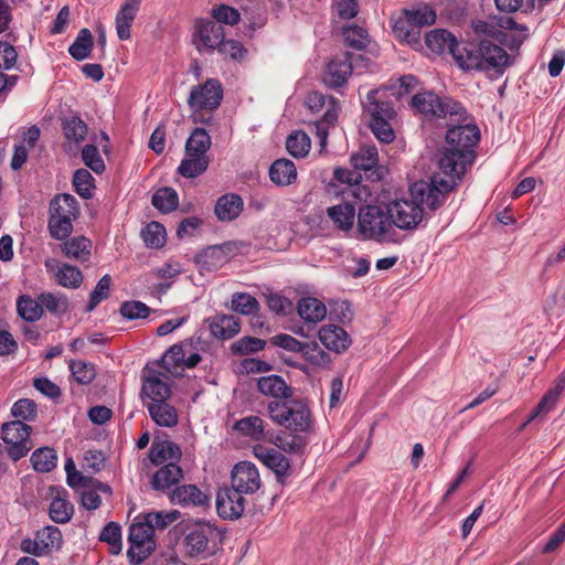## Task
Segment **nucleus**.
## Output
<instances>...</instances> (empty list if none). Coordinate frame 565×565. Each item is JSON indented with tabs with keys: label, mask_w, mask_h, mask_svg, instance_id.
Masks as SVG:
<instances>
[{
	"label": "nucleus",
	"mask_w": 565,
	"mask_h": 565,
	"mask_svg": "<svg viewBox=\"0 0 565 565\" xmlns=\"http://www.w3.org/2000/svg\"><path fill=\"white\" fill-rule=\"evenodd\" d=\"M477 143H448L436 153L437 170L429 180H419L409 185L411 194L428 202V209L438 210L461 182L467 168L475 161L473 146Z\"/></svg>",
	"instance_id": "nucleus-1"
},
{
	"label": "nucleus",
	"mask_w": 565,
	"mask_h": 565,
	"mask_svg": "<svg viewBox=\"0 0 565 565\" xmlns=\"http://www.w3.org/2000/svg\"><path fill=\"white\" fill-rule=\"evenodd\" d=\"M473 42L460 45L456 38L444 29L427 33L426 46L434 54L446 50L452 55L460 68L491 71L494 68V25L487 21H472Z\"/></svg>",
	"instance_id": "nucleus-2"
},
{
	"label": "nucleus",
	"mask_w": 565,
	"mask_h": 565,
	"mask_svg": "<svg viewBox=\"0 0 565 565\" xmlns=\"http://www.w3.org/2000/svg\"><path fill=\"white\" fill-rule=\"evenodd\" d=\"M270 419L292 433H309L312 415L308 405L300 399L271 401L267 405Z\"/></svg>",
	"instance_id": "nucleus-3"
},
{
	"label": "nucleus",
	"mask_w": 565,
	"mask_h": 565,
	"mask_svg": "<svg viewBox=\"0 0 565 565\" xmlns=\"http://www.w3.org/2000/svg\"><path fill=\"white\" fill-rule=\"evenodd\" d=\"M391 221L387 207L384 210L379 205H363L358 212V231L365 239L392 241L394 230Z\"/></svg>",
	"instance_id": "nucleus-4"
},
{
	"label": "nucleus",
	"mask_w": 565,
	"mask_h": 565,
	"mask_svg": "<svg viewBox=\"0 0 565 565\" xmlns=\"http://www.w3.org/2000/svg\"><path fill=\"white\" fill-rule=\"evenodd\" d=\"M412 106L425 118H443L458 116L465 117L466 109L456 100L439 97L431 92L419 93L413 96Z\"/></svg>",
	"instance_id": "nucleus-5"
},
{
	"label": "nucleus",
	"mask_w": 565,
	"mask_h": 565,
	"mask_svg": "<svg viewBox=\"0 0 565 565\" xmlns=\"http://www.w3.org/2000/svg\"><path fill=\"white\" fill-rule=\"evenodd\" d=\"M183 546L188 556L210 555L214 552L217 530L209 522L186 524L183 529Z\"/></svg>",
	"instance_id": "nucleus-6"
},
{
	"label": "nucleus",
	"mask_w": 565,
	"mask_h": 565,
	"mask_svg": "<svg viewBox=\"0 0 565 565\" xmlns=\"http://www.w3.org/2000/svg\"><path fill=\"white\" fill-rule=\"evenodd\" d=\"M306 105L312 113L321 111L326 107L322 118L308 125L309 131L319 141H326L330 127H333L338 119L340 106L337 99L332 96L327 97L319 92H311L306 98Z\"/></svg>",
	"instance_id": "nucleus-7"
},
{
	"label": "nucleus",
	"mask_w": 565,
	"mask_h": 565,
	"mask_svg": "<svg viewBox=\"0 0 565 565\" xmlns=\"http://www.w3.org/2000/svg\"><path fill=\"white\" fill-rule=\"evenodd\" d=\"M409 195L411 200H395L386 206L392 226L395 225L401 230L412 231L423 222L424 209L422 205L425 204L428 207V202L420 201L411 193Z\"/></svg>",
	"instance_id": "nucleus-8"
},
{
	"label": "nucleus",
	"mask_w": 565,
	"mask_h": 565,
	"mask_svg": "<svg viewBox=\"0 0 565 565\" xmlns=\"http://www.w3.org/2000/svg\"><path fill=\"white\" fill-rule=\"evenodd\" d=\"M153 535V529L146 519L130 525L128 536L130 546L127 552L130 563L140 564L151 554L156 546Z\"/></svg>",
	"instance_id": "nucleus-9"
},
{
	"label": "nucleus",
	"mask_w": 565,
	"mask_h": 565,
	"mask_svg": "<svg viewBox=\"0 0 565 565\" xmlns=\"http://www.w3.org/2000/svg\"><path fill=\"white\" fill-rule=\"evenodd\" d=\"M222 98L223 88L221 83L217 79L210 78L191 88L188 105L194 113L214 110L220 106Z\"/></svg>",
	"instance_id": "nucleus-10"
},
{
	"label": "nucleus",
	"mask_w": 565,
	"mask_h": 565,
	"mask_svg": "<svg viewBox=\"0 0 565 565\" xmlns=\"http://www.w3.org/2000/svg\"><path fill=\"white\" fill-rule=\"evenodd\" d=\"M211 143H185V158L181 161L178 172L184 178H195L209 167V151Z\"/></svg>",
	"instance_id": "nucleus-11"
},
{
	"label": "nucleus",
	"mask_w": 565,
	"mask_h": 565,
	"mask_svg": "<svg viewBox=\"0 0 565 565\" xmlns=\"http://www.w3.org/2000/svg\"><path fill=\"white\" fill-rule=\"evenodd\" d=\"M163 379H168V376L160 371H143L140 393L143 405L163 402L171 396V387Z\"/></svg>",
	"instance_id": "nucleus-12"
},
{
	"label": "nucleus",
	"mask_w": 565,
	"mask_h": 565,
	"mask_svg": "<svg viewBox=\"0 0 565 565\" xmlns=\"http://www.w3.org/2000/svg\"><path fill=\"white\" fill-rule=\"evenodd\" d=\"M258 469L249 461L236 463L231 473V487L243 494H253L260 488Z\"/></svg>",
	"instance_id": "nucleus-13"
},
{
	"label": "nucleus",
	"mask_w": 565,
	"mask_h": 565,
	"mask_svg": "<svg viewBox=\"0 0 565 565\" xmlns=\"http://www.w3.org/2000/svg\"><path fill=\"white\" fill-rule=\"evenodd\" d=\"M246 500L243 493L232 487L218 490L216 497V511L224 520H237L245 510Z\"/></svg>",
	"instance_id": "nucleus-14"
},
{
	"label": "nucleus",
	"mask_w": 565,
	"mask_h": 565,
	"mask_svg": "<svg viewBox=\"0 0 565 565\" xmlns=\"http://www.w3.org/2000/svg\"><path fill=\"white\" fill-rule=\"evenodd\" d=\"M168 495L172 504L183 508H205L210 503L209 495L195 484L177 486Z\"/></svg>",
	"instance_id": "nucleus-15"
},
{
	"label": "nucleus",
	"mask_w": 565,
	"mask_h": 565,
	"mask_svg": "<svg viewBox=\"0 0 565 565\" xmlns=\"http://www.w3.org/2000/svg\"><path fill=\"white\" fill-rule=\"evenodd\" d=\"M254 454L267 468L273 470L279 483H285L291 471L290 462L285 455L264 446L255 447Z\"/></svg>",
	"instance_id": "nucleus-16"
},
{
	"label": "nucleus",
	"mask_w": 565,
	"mask_h": 565,
	"mask_svg": "<svg viewBox=\"0 0 565 565\" xmlns=\"http://www.w3.org/2000/svg\"><path fill=\"white\" fill-rule=\"evenodd\" d=\"M224 39V28L214 20H200L195 25L194 41L199 51L215 50Z\"/></svg>",
	"instance_id": "nucleus-17"
},
{
	"label": "nucleus",
	"mask_w": 565,
	"mask_h": 565,
	"mask_svg": "<svg viewBox=\"0 0 565 565\" xmlns=\"http://www.w3.org/2000/svg\"><path fill=\"white\" fill-rule=\"evenodd\" d=\"M64 136L68 141H84L89 137L90 141H109V136L99 130V132L90 131L86 122L78 116L65 117L62 121Z\"/></svg>",
	"instance_id": "nucleus-18"
},
{
	"label": "nucleus",
	"mask_w": 565,
	"mask_h": 565,
	"mask_svg": "<svg viewBox=\"0 0 565 565\" xmlns=\"http://www.w3.org/2000/svg\"><path fill=\"white\" fill-rule=\"evenodd\" d=\"M318 335L321 343L328 350L335 353L345 352L352 343L349 333L343 328L335 324H326L321 327Z\"/></svg>",
	"instance_id": "nucleus-19"
},
{
	"label": "nucleus",
	"mask_w": 565,
	"mask_h": 565,
	"mask_svg": "<svg viewBox=\"0 0 565 565\" xmlns=\"http://www.w3.org/2000/svg\"><path fill=\"white\" fill-rule=\"evenodd\" d=\"M183 477V469L178 462H168L154 472L151 479V487L156 491L168 492L172 490L173 486L177 487Z\"/></svg>",
	"instance_id": "nucleus-20"
},
{
	"label": "nucleus",
	"mask_w": 565,
	"mask_h": 565,
	"mask_svg": "<svg viewBox=\"0 0 565 565\" xmlns=\"http://www.w3.org/2000/svg\"><path fill=\"white\" fill-rule=\"evenodd\" d=\"M452 121L451 127L447 130L446 140L445 141H479L480 140V129L479 127L468 120L467 113L463 118L458 116H454L449 118Z\"/></svg>",
	"instance_id": "nucleus-21"
},
{
	"label": "nucleus",
	"mask_w": 565,
	"mask_h": 565,
	"mask_svg": "<svg viewBox=\"0 0 565 565\" xmlns=\"http://www.w3.org/2000/svg\"><path fill=\"white\" fill-rule=\"evenodd\" d=\"M257 388L263 395L275 401H289L294 394L292 387L287 385L281 376L275 374L259 377Z\"/></svg>",
	"instance_id": "nucleus-22"
},
{
	"label": "nucleus",
	"mask_w": 565,
	"mask_h": 565,
	"mask_svg": "<svg viewBox=\"0 0 565 565\" xmlns=\"http://www.w3.org/2000/svg\"><path fill=\"white\" fill-rule=\"evenodd\" d=\"M327 216L338 231L348 233L353 228L358 217L355 206L350 202H341L327 209Z\"/></svg>",
	"instance_id": "nucleus-23"
},
{
	"label": "nucleus",
	"mask_w": 565,
	"mask_h": 565,
	"mask_svg": "<svg viewBox=\"0 0 565 565\" xmlns=\"http://www.w3.org/2000/svg\"><path fill=\"white\" fill-rule=\"evenodd\" d=\"M352 73V64L348 55L330 61L323 82L327 86L335 88L342 86Z\"/></svg>",
	"instance_id": "nucleus-24"
},
{
	"label": "nucleus",
	"mask_w": 565,
	"mask_h": 565,
	"mask_svg": "<svg viewBox=\"0 0 565 565\" xmlns=\"http://www.w3.org/2000/svg\"><path fill=\"white\" fill-rule=\"evenodd\" d=\"M151 419L160 427L171 428L178 425L177 408L168 399L145 405Z\"/></svg>",
	"instance_id": "nucleus-25"
},
{
	"label": "nucleus",
	"mask_w": 565,
	"mask_h": 565,
	"mask_svg": "<svg viewBox=\"0 0 565 565\" xmlns=\"http://www.w3.org/2000/svg\"><path fill=\"white\" fill-rule=\"evenodd\" d=\"M141 0H126L116 14V32L120 40L130 38L131 24L139 11Z\"/></svg>",
	"instance_id": "nucleus-26"
},
{
	"label": "nucleus",
	"mask_w": 565,
	"mask_h": 565,
	"mask_svg": "<svg viewBox=\"0 0 565 565\" xmlns=\"http://www.w3.org/2000/svg\"><path fill=\"white\" fill-rule=\"evenodd\" d=\"M181 456L180 447L170 440L152 443L149 451V459L156 466L178 462Z\"/></svg>",
	"instance_id": "nucleus-27"
},
{
	"label": "nucleus",
	"mask_w": 565,
	"mask_h": 565,
	"mask_svg": "<svg viewBox=\"0 0 565 565\" xmlns=\"http://www.w3.org/2000/svg\"><path fill=\"white\" fill-rule=\"evenodd\" d=\"M297 312L306 323L317 324L326 318L327 307L315 297H302L298 301Z\"/></svg>",
	"instance_id": "nucleus-28"
},
{
	"label": "nucleus",
	"mask_w": 565,
	"mask_h": 565,
	"mask_svg": "<svg viewBox=\"0 0 565 565\" xmlns=\"http://www.w3.org/2000/svg\"><path fill=\"white\" fill-rule=\"evenodd\" d=\"M564 390H565V371H563L558 375L554 387L550 388L544 394V396L542 397V399L540 401L537 406L533 409V412L529 418V422L533 420L534 418H536L539 416H544L547 413H550L554 408L555 404L557 403V401Z\"/></svg>",
	"instance_id": "nucleus-29"
},
{
	"label": "nucleus",
	"mask_w": 565,
	"mask_h": 565,
	"mask_svg": "<svg viewBox=\"0 0 565 565\" xmlns=\"http://www.w3.org/2000/svg\"><path fill=\"white\" fill-rule=\"evenodd\" d=\"M243 210V200L238 194L222 195L215 204L214 212L216 217L222 221L235 220Z\"/></svg>",
	"instance_id": "nucleus-30"
},
{
	"label": "nucleus",
	"mask_w": 565,
	"mask_h": 565,
	"mask_svg": "<svg viewBox=\"0 0 565 565\" xmlns=\"http://www.w3.org/2000/svg\"><path fill=\"white\" fill-rule=\"evenodd\" d=\"M269 178L276 185L286 186L296 181L297 169L291 160L277 159L269 168Z\"/></svg>",
	"instance_id": "nucleus-31"
},
{
	"label": "nucleus",
	"mask_w": 565,
	"mask_h": 565,
	"mask_svg": "<svg viewBox=\"0 0 565 565\" xmlns=\"http://www.w3.org/2000/svg\"><path fill=\"white\" fill-rule=\"evenodd\" d=\"M50 215L76 220L79 215L77 200L68 193L54 196L50 203Z\"/></svg>",
	"instance_id": "nucleus-32"
},
{
	"label": "nucleus",
	"mask_w": 565,
	"mask_h": 565,
	"mask_svg": "<svg viewBox=\"0 0 565 565\" xmlns=\"http://www.w3.org/2000/svg\"><path fill=\"white\" fill-rule=\"evenodd\" d=\"M210 330L215 338L226 340L239 332L241 324L238 319L233 316H217L212 319Z\"/></svg>",
	"instance_id": "nucleus-33"
},
{
	"label": "nucleus",
	"mask_w": 565,
	"mask_h": 565,
	"mask_svg": "<svg viewBox=\"0 0 565 565\" xmlns=\"http://www.w3.org/2000/svg\"><path fill=\"white\" fill-rule=\"evenodd\" d=\"M380 90L373 89L367 93L365 108L370 113L372 118H387L394 119L396 111L393 105L388 102L380 99Z\"/></svg>",
	"instance_id": "nucleus-34"
},
{
	"label": "nucleus",
	"mask_w": 565,
	"mask_h": 565,
	"mask_svg": "<svg viewBox=\"0 0 565 565\" xmlns=\"http://www.w3.org/2000/svg\"><path fill=\"white\" fill-rule=\"evenodd\" d=\"M32 428L22 420H13L2 425V439L6 444H17V441H31Z\"/></svg>",
	"instance_id": "nucleus-35"
},
{
	"label": "nucleus",
	"mask_w": 565,
	"mask_h": 565,
	"mask_svg": "<svg viewBox=\"0 0 565 565\" xmlns=\"http://www.w3.org/2000/svg\"><path fill=\"white\" fill-rule=\"evenodd\" d=\"M234 428L254 440H262L265 437V423L259 416L244 417L235 423Z\"/></svg>",
	"instance_id": "nucleus-36"
},
{
	"label": "nucleus",
	"mask_w": 565,
	"mask_h": 565,
	"mask_svg": "<svg viewBox=\"0 0 565 565\" xmlns=\"http://www.w3.org/2000/svg\"><path fill=\"white\" fill-rule=\"evenodd\" d=\"M93 46L94 39L92 32L88 29H82L68 47V53L76 61H83L90 55Z\"/></svg>",
	"instance_id": "nucleus-37"
},
{
	"label": "nucleus",
	"mask_w": 565,
	"mask_h": 565,
	"mask_svg": "<svg viewBox=\"0 0 565 565\" xmlns=\"http://www.w3.org/2000/svg\"><path fill=\"white\" fill-rule=\"evenodd\" d=\"M195 263L203 269L214 270L226 264L222 249L216 245L209 246L195 256Z\"/></svg>",
	"instance_id": "nucleus-38"
},
{
	"label": "nucleus",
	"mask_w": 565,
	"mask_h": 565,
	"mask_svg": "<svg viewBox=\"0 0 565 565\" xmlns=\"http://www.w3.org/2000/svg\"><path fill=\"white\" fill-rule=\"evenodd\" d=\"M19 316L29 322L38 321L43 315L42 301L30 296H21L17 301Z\"/></svg>",
	"instance_id": "nucleus-39"
},
{
	"label": "nucleus",
	"mask_w": 565,
	"mask_h": 565,
	"mask_svg": "<svg viewBox=\"0 0 565 565\" xmlns=\"http://www.w3.org/2000/svg\"><path fill=\"white\" fill-rule=\"evenodd\" d=\"M379 162V152L374 145H365L351 156V163L359 170H371L376 167Z\"/></svg>",
	"instance_id": "nucleus-40"
},
{
	"label": "nucleus",
	"mask_w": 565,
	"mask_h": 565,
	"mask_svg": "<svg viewBox=\"0 0 565 565\" xmlns=\"http://www.w3.org/2000/svg\"><path fill=\"white\" fill-rule=\"evenodd\" d=\"M302 433H282L275 439V445L289 454H301L307 445V439Z\"/></svg>",
	"instance_id": "nucleus-41"
},
{
	"label": "nucleus",
	"mask_w": 565,
	"mask_h": 565,
	"mask_svg": "<svg viewBox=\"0 0 565 565\" xmlns=\"http://www.w3.org/2000/svg\"><path fill=\"white\" fill-rule=\"evenodd\" d=\"M57 456L53 448L43 447L36 449L31 456L34 470L49 472L56 467Z\"/></svg>",
	"instance_id": "nucleus-42"
},
{
	"label": "nucleus",
	"mask_w": 565,
	"mask_h": 565,
	"mask_svg": "<svg viewBox=\"0 0 565 565\" xmlns=\"http://www.w3.org/2000/svg\"><path fill=\"white\" fill-rule=\"evenodd\" d=\"M151 203L159 211L169 213L179 204L178 193L172 188H161L152 195Z\"/></svg>",
	"instance_id": "nucleus-43"
},
{
	"label": "nucleus",
	"mask_w": 565,
	"mask_h": 565,
	"mask_svg": "<svg viewBox=\"0 0 565 565\" xmlns=\"http://www.w3.org/2000/svg\"><path fill=\"white\" fill-rule=\"evenodd\" d=\"M39 300L42 301L43 310L60 316L68 311V299L65 295L57 292H42L39 295Z\"/></svg>",
	"instance_id": "nucleus-44"
},
{
	"label": "nucleus",
	"mask_w": 565,
	"mask_h": 565,
	"mask_svg": "<svg viewBox=\"0 0 565 565\" xmlns=\"http://www.w3.org/2000/svg\"><path fill=\"white\" fill-rule=\"evenodd\" d=\"M92 242L84 237L77 236L66 241L63 244V252L67 257L76 259H85L90 255Z\"/></svg>",
	"instance_id": "nucleus-45"
},
{
	"label": "nucleus",
	"mask_w": 565,
	"mask_h": 565,
	"mask_svg": "<svg viewBox=\"0 0 565 565\" xmlns=\"http://www.w3.org/2000/svg\"><path fill=\"white\" fill-rule=\"evenodd\" d=\"M36 535L44 554H49L53 550H58L62 544V533L58 527L49 525L39 530Z\"/></svg>",
	"instance_id": "nucleus-46"
},
{
	"label": "nucleus",
	"mask_w": 565,
	"mask_h": 565,
	"mask_svg": "<svg viewBox=\"0 0 565 565\" xmlns=\"http://www.w3.org/2000/svg\"><path fill=\"white\" fill-rule=\"evenodd\" d=\"M181 516L180 511L170 510V511H156L149 512L143 515V519L151 525L153 532L156 530H166L169 525L178 521Z\"/></svg>",
	"instance_id": "nucleus-47"
},
{
	"label": "nucleus",
	"mask_w": 565,
	"mask_h": 565,
	"mask_svg": "<svg viewBox=\"0 0 565 565\" xmlns=\"http://www.w3.org/2000/svg\"><path fill=\"white\" fill-rule=\"evenodd\" d=\"M141 237L147 247L160 248L166 242V228L158 222H151L142 228Z\"/></svg>",
	"instance_id": "nucleus-48"
},
{
	"label": "nucleus",
	"mask_w": 565,
	"mask_h": 565,
	"mask_svg": "<svg viewBox=\"0 0 565 565\" xmlns=\"http://www.w3.org/2000/svg\"><path fill=\"white\" fill-rule=\"evenodd\" d=\"M73 510L71 502L57 495L50 504V516L56 523H66L72 518Z\"/></svg>",
	"instance_id": "nucleus-49"
},
{
	"label": "nucleus",
	"mask_w": 565,
	"mask_h": 565,
	"mask_svg": "<svg viewBox=\"0 0 565 565\" xmlns=\"http://www.w3.org/2000/svg\"><path fill=\"white\" fill-rule=\"evenodd\" d=\"M73 186L79 196L90 199L93 196L94 178L86 169H77L73 177Z\"/></svg>",
	"instance_id": "nucleus-50"
},
{
	"label": "nucleus",
	"mask_w": 565,
	"mask_h": 565,
	"mask_svg": "<svg viewBox=\"0 0 565 565\" xmlns=\"http://www.w3.org/2000/svg\"><path fill=\"white\" fill-rule=\"evenodd\" d=\"M266 345L265 340L254 337H243L231 344V351L236 355H245L262 351Z\"/></svg>",
	"instance_id": "nucleus-51"
},
{
	"label": "nucleus",
	"mask_w": 565,
	"mask_h": 565,
	"mask_svg": "<svg viewBox=\"0 0 565 565\" xmlns=\"http://www.w3.org/2000/svg\"><path fill=\"white\" fill-rule=\"evenodd\" d=\"M393 30L397 38L409 43L417 41L419 35L418 28L411 21L406 13L395 21Z\"/></svg>",
	"instance_id": "nucleus-52"
},
{
	"label": "nucleus",
	"mask_w": 565,
	"mask_h": 565,
	"mask_svg": "<svg viewBox=\"0 0 565 565\" xmlns=\"http://www.w3.org/2000/svg\"><path fill=\"white\" fill-rule=\"evenodd\" d=\"M300 353L309 363L317 366H322L330 362V355L316 341L305 342Z\"/></svg>",
	"instance_id": "nucleus-53"
},
{
	"label": "nucleus",
	"mask_w": 565,
	"mask_h": 565,
	"mask_svg": "<svg viewBox=\"0 0 565 565\" xmlns=\"http://www.w3.org/2000/svg\"><path fill=\"white\" fill-rule=\"evenodd\" d=\"M82 159L86 167L95 173L100 174L105 171V163L95 143H86L82 149Z\"/></svg>",
	"instance_id": "nucleus-54"
},
{
	"label": "nucleus",
	"mask_w": 565,
	"mask_h": 565,
	"mask_svg": "<svg viewBox=\"0 0 565 565\" xmlns=\"http://www.w3.org/2000/svg\"><path fill=\"white\" fill-rule=\"evenodd\" d=\"M55 276L58 285L66 288H77L83 280L81 270L71 265H63Z\"/></svg>",
	"instance_id": "nucleus-55"
},
{
	"label": "nucleus",
	"mask_w": 565,
	"mask_h": 565,
	"mask_svg": "<svg viewBox=\"0 0 565 565\" xmlns=\"http://www.w3.org/2000/svg\"><path fill=\"white\" fill-rule=\"evenodd\" d=\"M342 34L348 45L358 50L365 47L369 42L366 30L358 25L343 26Z\"/></svg>",
	"instance_id": "nucleus-56"
},
{
	"label": "nucleus",
	"mask_w": 565,
	"mask_h": 565,
	"mask_svg": "<svg viewBox=\"0 0 565 565\" xmlns=\"http://www.w3.org/2000/svg\"><path fill=\"white\" fill-rule=\"evenodd\" d=\"M11 414L18 420H33L38 415V407L33 399L21 398L12 405Z\"/></svg>",
	"instance_id": "nucleus-57"
},
{
	"label": "nucleus",
	"mask_w": 565,
	"mask_h": 565,
	"mask_svg": "<svg viewBox=\"0 0 565 565\" xmlns=\"http://www.w3.org/2000/svg\"><path fill=\"white\" fill-rule=\"evenodd\" d=\"M111 278L109 275H104L95 286L94 290L90 292L89 302L86 307V311H93L96 306L108 298L109 289H110Z\"/></svg>",
	"instance_id": "nucleus-58"
},
{
	"label": "nucleus",
	"mask_w": 565,
	"mask_h": 565,
	"mask_svg": "<svg viewBox=\"0 0 565 565\" xmlns=\"http://www.w3.org/2000/svg\"><path fill=\"white\" fill-rule=\"evenodd\" d=\"M73 218L67 217H57L50 215L49 220V230L50 234L55 239H64L66 238L73 230Z\"/></svg>",
	"instance_id": "nucleus-59"
},
{
	"label": "nucleus",
	"mask_w": 565,
	"mask_h": 565,
	"mask_svg": "<svg viewBox=\"0 0 565 565\" xmlns=\"http://www.w3.org/2000/svg\"><path fill=\"white\" fill-rule=\"evenodd\" d=\"M70 370L75 381L83 385L89 384L96 375L94 365L84 361L71 362Z\"/></svg>",
	"instance_id": "nucleus-60"
},
{
	"label": "nucleus",
	"mask_w": 565,
	"mask_h": 565,
	"mask_svg": "<svg viewBox=\"0 0 565 565\" xmlns=\"http://www.w3.org/2000/svg\"><path fill=\"white\" fill-rule=\"evenodd\" d=\"M232 307L236 312L242 315L255 313L259 308L257 299L248 294L234 295Z\"/></svg>",
	"instance_id": "nucleus-61"
},
{
	"label": "nucleus",
	"mask_w": 565,
	"mask_h": 565,
	"mask_svg": "<svg viewBox=\"0 0 565 565\" xmlns=\"http://www.w3.org/2000/svg\"><path fill=\"white\" fill-rule=\"evenodd\" d=\"M405 13L411 21L415 23L418 30L423 26L431 25L436 21L435 11L428 6H424L415 10H407Z\"/></svg>",
	"instance_id": "nucleus-62"
},
{
	"label": "nucleus",
	"mask_w": 565,
	"mask_h": 565,
	"mask_svg": "<svg viewBox=\"0 0 565 565\" xmlns=\"http://www.w3.org/2000/svg\"><path fill=\"white\" fill-rule=\"evenodd\" d=\"M120 313L128 320L143 319L149 316L150 308L141 301H125L120 307Z\"/></svg>",
	"instance_id": "nucleus-63"
},
{
	"label": "nucleus",
	"mask_w": 565,
	"mask_h": 565,
	"mask_svg": "<svg viewBox=\"0 0 565 565\" xmlns=\"http://www.w3.org/2000/svg\"><path fill=\"white\" fill-rule=\"evenodd\" d=\"M387 118H372L370 128L379 141H393L395 138L393 128Z\"/></svg>",
	"instance_id": "nucleus-64"
}]
</instances>
